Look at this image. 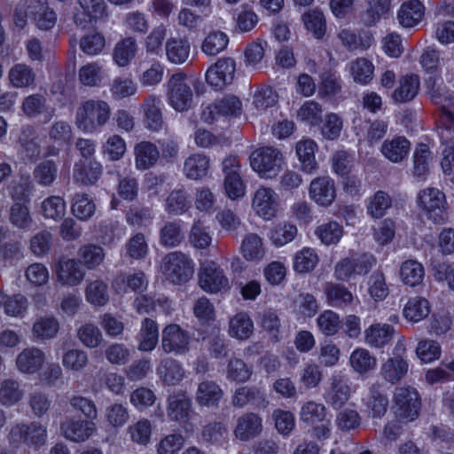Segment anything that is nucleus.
I'll return each mask as SVG.
<instances>
[{"instance_id": "obj_1", "label": "nucleus", "mask_w": 454, "mask_h": 454, "mask_svg": "<svg viewBox=\"0 0 454 454\" xmlns=\"http://www.w3.org/2000/svg\"><path fill=\"white\" fill-rule=\"evenodd\" d=\"M111 107L102 99H88L81 102L76 109L74 123L85 133H95L109 121Z\"/></svg>"}, {"instance_id": "obj_2", "label": "nucleus", "mask_w": 454, "mask_h": 454, "mask_svg": "<svg viewBox=\"0 0 454 454\" xmlns=\"http://www.w3.org/2000/svg\"><path fill=\"white\" fill-rule=\"evenodd\" d=\"M160 271L165 280L169 283L183 285L192 278L194 263L186 254L181 251L169 252L162 257Z\"/></svg>"}, {"instance_id": "obj_3", "label": "nucleus", "mask_w": 454, "mask_h": 454, "mask_svg": "<svg viewBox=\"0 0 454 454\" xmlns=\"http://www.w3.org/2000/svg\"><path fill=\"white\" fill-rule=\"evenodd\" d=\"M283 155L271 146L254 150L250 155V165L262 178L270 179L278 176L282 168Z\"/></svg>"}, {"instance_id": "obj_4", "label": "nucleus", "mask_w": 454, "mask_h": 454, "mask_svg": "<svg viewBox=\"0 0 454 454\" xmlns=\"http://www.w3.org/2000/svg\"><path fill=\"white\" fill-rule=\"evenodd\" d=\"M167 97L168 104L177 112L191 108L193 93L187 83V75L184 72L171 74L167 82Z\"/></svg>"}, {"instance_id": "obj_5", "label": "nucleus", "mask_w": 454, "mask_h": 454, "mask_svg": "<svg viewBox=\"0 0 454 454\" xmlns=\"http://www.w3.org/2000/svg\"><path fill=\"white\" fill-rule=\"evenodd\" d=\"M8 439L15 446L23 443L35 449H39L46 442L47 430L44 426L37 421L28 424L17 423L10 428Z\"/></svg>"}, {"instance_id": "obj_6", "label": "nucleus", "mask_w": 454, "mask_h": 454, "mask_svg": "<svg viewBox=\"0 0 454 454\" xmlns=\"http://www.w3.org/2000/svg\"><path fill=\"white\" fill-rule=\"evenodd\" d=\"M419 207L427 217L436 224H443L448 221L446 198L442 192L436 188L422 190L418 196Z\"/></svg>"}, {"instance_id": "obj_7", "label": "nucleus", "mask_w": 454, "mask_h": 454, "mask_svg": "<svg viewBox=\"0 0 454 454\" xmlns=\"http://www.w3.org/2000/svg\"><path fill=\"white\" fill-rule=\"evenodd\" d=\"M198 277L200 286L207 293H225L231 289L223 269L214 261L205 262L200 268Z\"/></svg>"}, {"instance_id": "obj_8", "label": "nucleus", "mask_w": 454, "mask_h": 454, "mask_svg": "<svg viewBox=\"0 0 454 454\" xmlns=\"http://www.w3.org/2000/svg\"><path fill=\"white\" fill-rule=\"evenodd\" d=\"M438 133L442 143L446 145L441 165L447 172L454 167V108L439 113Z\"/></svg>"}, {"instance_id": "obj_9", "label": "nucleus", "mask_w": 454, "mask_h": 454, "mask_svg": "<svg viewBox=\"0 0 454 454\" xmlns=\"http://www.w3.org/2000/svg\"><path fill=\"white\" fill-rule=\"evenodd\" d=\"M393 401L395 412L399 419L413 421L418 418L421 403L419 395L414 387H396Z\"/></svg>"}, {"instance_id": "obj_10", "label": "nucleus", "mask_w": 454, "mask_h": 454, "mask_svg": "<svg viewBox=\"0 0 454 454\" xmlns=\"http://www.w3.org/2000/svg\"><path fill=\"white\" fill-rule=\"evenodd\" d=\"M375 259L372 255L362 254L340 259L334 266V277L337 280L348 281L354 275L367 274Z\"/></svg>"}, {"instance_id": "obj_11", "label": "nucleus", "mask_w": 454, "mask_h": 454, "mask_svg": "<svg viewBox=\"0 0 454 454\" xmlns=\"http://www.w3.org/2000/svg\"><path fill=\"white\" fill-rule=\"evenodd\" d=\"M190 333L177 324L165 326L161 333V348L166 353L184 355L190 350Z\"/></svg>"}, {"instance_id": "obj_12", "label": "nucleus", "mask_w": 454, "mask_h": 454, "mask_svg": "<svg viewBox=\"0 0 454 454\" xmlns=\"http://www.w3.org/2000/svg\"><path fill=\"white\" fill-rule=\"evenodd\" d=\"M242 112V103L234 95H227L205 106L201 113L203 121L212 123L219 116H238Z\"/></svg>"}, {"instance_id": "obj_13", "label": "nucleus", "mask_w": 454, "mask_h": 454, "mask_svg": "<svg viewBox=\"0 0 454 454\" xmlns=\"http://www.w3.org/2000/svg\"><path fill=\"white\" fill-rule=\"evenodd\" d=\"M278 194L270 187L261 186L252 198V208L264 220H271L278 212Z\"/></svg>"}, {"instance_id": "obj_14", "label": "nucleus", "mask_w": 454, "mask_h": 454, "mask_svg": "<svg viewBox=\"0 0 454 454\" xmlns=\"http://www.w3.org/2000/svg\"><path fill=\"white\" fill-rule=\"evenodd\" d=\"M235 71L236 64L233 59H221L207 69L206 80L215 90H221L232 82Z\"/></svg>"}, {"instance_id": "obj_15", "label": "nucleus", "mask_w": 454, "mask_h": 454, "mask_svg": "<svg viewBox=\"0 0 454 454\" xmlns=\"http://www.w3.org/2000/svg\"><path fill=\"white\" fill-rule=\"evenodd\" d=\"M161 100L154 94L145 96L140 106L145 127L153 132L160 131L164 125Z\"/></svg>"}, {"instance_id": "obj_16", "label": "nucleus", "mask_w": 454, "mask_h": 454, "mask_svg": "<svg viewBox=\"0 0 454 454\" xmlns=\"http://www.w3.org/2000/svg\"><path fill=\"white\" fill-rule=\"evenodd\" d=\"M262 431V419L254 412H246L236 420L233 430L234 436L242 442L256 438Z\"/></svg>"}, {"instance_id": "obj_17", "label": "nucleus", "mask_w": 454, "mask_h": 454, "mask_svg": "<svg viewBox=\"0 0 454 454\" xmlns=\"http://www.w3.org/2000/svg\"><path fill=\"white\" fill-rule=\"evenodd\" d=\"M310 198L322 207H329L336 198L334 181L329 176L314 178L309 185Z\"/></svg>"}, {"instance_id": "obj_18", "label": "nucleus", "mask_w": 454, "mask_h": 454, "mask_svg": "<svg viewBox=\"0 0 454 454\" xmlns=\"http://www.w3.org/2000/svg\"><path fill=\"white\" fill-rule=\"evenodd\" d=\"M84 276L85 271L79 260L63 259L57 265L56 278L63 286H77L82 281Z\"/></svg>"}, {"instance_id": "obj_19", "label": "nucleus", "mask_w": 454, "mask_h": 454, "mask_svg": "<svg viewBox=\"0 0 454 454\" xmlns=\"http://www.w3.org/2000/svg\"><path fill=\"white\" fill-rule=\"evenodd\" d=\"M192 413V401L183 392H176L169 395L168 398L167 414L168 417L179 423H186Z\"/></svg>"}, {"instance_id": "obj_20", "label": "nucleus", "mask_w": 454, "mask_h": 454, "mask_svg": "<svg viewBox=\"0 0 454 454\" xmlns=\"http://www.w3.org/2000/svg\"><path fill=\"white\" fill-rule=\"evenodd\" d=\"M148 286L145 274L141 271L120 273L112 282V287L117 294L126 293L128 289L133 292H144Z\"/></svg>"}, {"instance_id": "obj_21", "label": "nucleus", "mask_w": 454, "mask_h": 454, "mask_svg": "<svg viewBox=\"0 0 454 454\" xmlns=\"http://www.w3.org/2000/svg\"><path fill=\"white\" fill-rule=\"evenodd\" d=\"M60 429L67 439L81 442L94 433L96 426L92 421L69 419L61 424Z\"/></svg>"}, {"instance_id": "obj_22", "label": "nucleus", "mask_w": 454, "mask_h": 454, "mask_svg": "<svg viewBox=\"0 0 454 454\" xmlns=\"http://www.w3.org/2000/svg\"><path fill=\"white\" fill-rule=\"evenodd\" d=\"M239 252L247 262H259L266 254V247L262 238L250 232L246 234L240 243Z\"/></svg>"}, {"instance_id": "obj_23", "label": "nucleus", "mask_w": 454, "mask_h": 454, "mask_svg": "<svg viewBox=\"0 0 454 454\" xmlns=\"http://www.w3.org/2000/svg\"><path fill=\"white\" fill-rule=\"evenodd\" d=\"M420 82L416 74H406L402 76L397 87L391 94V98L395 103H407L411 101L419 90Z\"/></svg>"}, {"instance_id": "obj_24", "label": "nucleus", "mask_w": 454, "mask_h": 454, "mask_svg": "<svg viewBox=\"0 0 454 454\" xmlns=\"http://www.w3.org/2000/svg\"><path fill=\"white\" fill-rule=\"evenodd\" d=\"M394 333V327L388 324H372L364 330V342L372 348H382L392 340Z\"/></svg>"}, {"instance_id": "obj_25", "label": "nucleus", "mask_w": 454, "mask_h": 454, "mask_svg": "<svg viewBox=\"0 0 454 454\" xmlns=\"http://www.w3.org/2000/svg\"><path fill=\"white\" fill-rule=\"evenodd\" d=\"M191 53V44L187 39L170 37L165 43V54L168 62L174 65L185 63Z\"/></svg>"}, {"instance_id": "obj_26", "label": "nucleus", "mask_w": 454, "mask_h": 454, "mask_svg": "<svg viewBox=\"0 0 454 454\" xmlns=\"http://www.w3.org/2000/svg\"><path fill=\"white\" fill-rule=\"evenodd\" d=\"M134 155L136 168L138 170H146L156 164L160 152L154 144L142 141L135 145Z\"/></svg>"}, {"instance_id": "obj_27", "label": "nucleus", "mask_w": 454, "mask_h": 454, "mask_svg": "<svg viewBox=\"0 0 454 454\" xmlns=\"http://www.w3.org/2000/svg\"><path fill=\"white\" fill-rule=\"evenodd\" d=\"M210 168L209 158L202 153H192L184 162V173L188 179L199 180L207 176Z\"/></svg>"}, {"instance_id": "obj_28", "label": "nucleus", "mask_w": 454, "mask_h": 454, "mask_svg": "<svg viewBox=\"0 0 454 454\" xmlns=\"http://www.w3.org/2000/svg\"><path fill=\"white\" fill-rule=\"evenodd\" d=\"M368 414L373 419L382 418L387 411L388 398L378 386L370 387L368 395L364 398Z\"/></svg>"}, {"instance_id": "obj_29", "label": "nucleus", "mask_w": 454, "mask_h": 454, "mask_svg": "<svg viewBox=\"0 0 454 454\" xmlns=\"http://www.w3.org/2000/svg\"><path fill=\"white\" fill-rule=\"evenodd\" d=\"M410 149L411 143L404 137L385 140L381 146L383 155L395 163L403 161L408 155Z\"/></svg>"}, {"instance_id": "obj_30", "label": "nucleus", "mask_w": 454, "mask_h": 454, "mask_svg": "<svg viewBox=\"0 0 454 454\" xmlns=\"http://www.w3.org/2000/svg\"><path fill=\"white\" fill-rule=\"evenodd\" d=\"M424 16V7L419 0L403 3L397 14L399 24L403 27H412L419 23Z\"/></svg>"}, {"instance_id": "obj_31", "label": "nucleus", "mask_w": 454, "mask_h": 454, "mask_svg": "<svg viewBox=\"0 0 454 454\" xmlns=\"http://www.w3.org/2000/svg\"><path fill=\"white\" fill-rule=\"evenodd\" d=\"M254 332V323L247 312H239L229 320L228 333L238 340H247Z\"/></svg>"}, {"instance_id": "obj_32", "label": "nucleus", "mask_w": 454, "mask_h": 454, "mask_svg": "<svg viewBox=\"0 0 454 454\" xmlns=\"http://www.w3.org/2000/svg\"><path fill=\"white\" fill-rule=\"evenodd\" d=\"M295 149L302 170L309 174L313 173L317 168L315 159V152L317 149L316 142L309 138L302 139L296 144Z\"/></svg>"}, {"instance_id": "obj_33", "label": "nucleus", "mask_w": 454, "mask_h": 454, "mask_svg": "<svg viewBox=\"0 0 454 454\" xmlns=\"http://www.w3.org/2000/svg\"><path fill=\"white\" fill-rule=\"evenodd\" d=\"M184 239V234L178 221L166 222L160 229L159 243L165 248L178 247Z\"/></svg>"}, {"instance_id": "obj_34", "label": "nucleus", "mask_w": 454, "mask_h": 454, "mask_svg": "<svg viewBox=\"0 0 454 454\" xmlns=\"http://www.w3.org/2000/svg\"><path fill=\"white\" fill-rule=\"evenodd\" d=\"M23 113L28 117H35L44 114V122L49 121L55 115V109L46 110V98L40 94H33L24 98L22 102Z\"/></svg>"}, {"instance_id": "obj_35", "label": "nucleus", "mask_w": 454, "mask_h": 454, "mask_svg": "<svg viewBox=\"0 0 454 454\" xmlns=\"http://www.w3.org/2000/svg\"><path fill=\"white\" fill-rule=\"evenodd\" d=\"M328 303L333 307H346L352 303L353 294L343 285L328 282L324 286Z\"/></svg>"}, {"instance_id": "obj_36", "label": "nucleus", "mask_w": 454, "mask_h": 454, "mask_svg": "<svg viewBox=\"0 0 454 454\" xmlns=\"http://www.w3.org/2000/svg\"><path fill=\"white\" fill-rule=\"evenodd\" d=\"M223 397V390L213 381H202L197 390L196 400L200 405L215 407Z\"/></svg>"}, {"instance_id": "obj_37", "label": "nucleus", "mask_w": 454, "mask_h": 454, "mask_svg": "<svg viewBox=\"0 0 454 454\" xmlns=\"http://www.w3.org/2000/svg\"><path fill=\"white\" fill-rule=\"evenodd\" d=\"M47 137L57 146L67 145L73 139L72 126L67 121H55L48 127Z\"/></svg>"}, {"instance_id": "obj_38", "label": "nucleus", "mask_w": 454, "mask_h": 454, "mask_svg": "<svg viewBox=\"0 0 454 454\" xmlns=\"http://www.w3.org/2000/svg\"><path fill=\"white\" fill-rule=\"evenodd\" d=\"M428 82L430 98L434 104L440 106V112L454 108V94L450 93L442 82H438L435 79H429Z\"/></svg>"}, {"instance_id": "obj_39", "label": "nucleus", "mask_w": 454, "mask_h": 454, "mask_svg": "<svg viewBox=\"0 0 454 454\" xmlns=\"http://www.w3.org/2000/svg\"><path fill=\"white\" fill-rule=\"evenodd\" d=\"M139 349L143 351L153 350L159 340V331L157 323L151 318H145L141 323L139 332Z\"/></svg>"}, {"instance_id": "obj_40", "label": "nucleus", "mask_w": 454, "mask_h": 454, "mask_svg": "<svg viewBox=\"0 0 454 454\" xmlns=\"http://www.w3.org/2000/svg\"><path fill=\"white\" fill-rule=\"evenodd\" d=\"M350 396L349 387L341 377L334 376L332 379L331 389L326 395V401L334 408L341 407Z\"/></svg>"}, {"instance_id": "obj_41", "label": "nucleus", "mask_w": 454, "mask_h": 454, "mask_svg": "<svg viewBox=\"0 0 454 454\" xmlns=\"http://www.w3.org/2000/svg\"><path fill=\"white\" fill-rule=\"evenodd\" d=\"M424 276V267L418 261L410 259L402 263L400 277L405 285L416 286L422 282Z\"/></svg>"}, {"instance_id": "obj_42", "label": "nucleus", "mask_w": 454, "mask_h": 454, "mask_svg": "<svg viewBox=\"0 0 454 454\" xmlns=\"http://www.w3.org/2000/svg\"><path fill=\"white\" fill-rule=\"evenodd\" d=\"M166 210L168 214L180 215L191 207L187 192L184 188L173 190L166 199Z\"/></svg>"}, {"instance_id": "obj_43", "label": "nucleus", "mask_w": 454, "mask_h": 454, "mask_svg": "<svg viewBox=\"0 0 454 454\" xmlns=\"http://www.w3.org/2000/svg\"><path fill=\"white\" fill-rule=\"evenodd\" d=\"M45 355L38 348L31 347L22 350L17 356L19 369H40L44 365Z\"/></svg>"}, {"instance_id": "obj_44", "label": "nucleus", "mask_w": 454, "mask_h": 454, "mask_svg": "<svg viewBox=\"0 0 454 454\" xmlns=\"http://www.w3.org/2000/svg\"><path fill=\"white\" fill-rule=\"evenodd\" d=\"M24 395L20 383L13 380H4L0 383V403L11 407L22 400Z\"/></svg>"}, {"instance_id": "obj_45", "label": "nucleus", "mask_w": 454, "mask_h": 454, "mask_svg": "<svg viewBox=\"0 0 454 454\" xmlns=\"http://www.w3.org/2000/svg\"><path fill=\"white\" fill-rule=\"evenodd\" d=\"M59 329L58 320L52 316H45L35 320L32 327V333L36 339L48 340L54 338Z\"/></svg>"}, {"instance_id": "obj_46", "label": "nucleus", "mask_w": 454, "mask_h": 454, "mask_svg": "<svg viewBox=\"0 0 454 454\" xmlns=\"http://www.w3.org/2000/svg\"><path fill=\"white\" fill-rule=\"evenodd\" d=\"M35 181L42 186H51L58 176V165L52 160H44L33 171Z\"/></svg>"}, {"instance_id": "obj_47", "label": "nucleus", "mask_w": 454, "mask_h": 454, "mask_svg": "<svg viewBox=\"0 0 454 454\" xmlns=\"http://www.w3.org/2000/svg\"><path fill=\"white\" fill-rule=\"evenodd\" d=\"M8 77L15 88H24L33 84L35 74L29 66L20 63L10 69Z\"/></svg>"}, {"instance_id": "obj_48", "label": "nucleus", "mask_w": 454, "mask_h": 454, "mask_svg": "<svg viewBox=\"0 0 454 454\" xmlns=\"http://www.w3.org/2000/svg\"><path fill=\"white\" fill-rule=\"evenodd\" d=\"M164 73V65L160 60L153 59L140 74L138 81L142 87H156L162 82Z\"/></svg>"}, {"instance_id": "obj_49", "label": "nucleus", "mask_w": 454, "mask_h": 454, "mask_svg": "<svg viewBox=\"0 0 454 454\" xmlns=\"http://www.w3.org/2000/svg\"><path fill=\"white\" fill-rule=\"evenodd\" d=\"M315 234L323 244L326 246L334 245L341 239L343 228L337 222L330 221L317 226Z\"/></svg>"}, {"instance_id": "obj_50", "label": "nucleus", "mask_w": 454, "mask_h": 454, "mask_svg": "<svg viewBox=\"0 0 454 454\" xmlns=\"http://www.w3.org/2000/svg\"><path fill=\"white\" fill-rule=\"evenodd\" d=\"M80 262L89 269L93 270L104 261V249L98 245L87 244L82 246L78 250Z\"/></svg>"}, {"instance_id": "obj_51", "label": "nucleus", "mask_w": 454, "mask_h": 454, "mask_svg": "<svg viewBox=\"0 0 454 454\" xmlns=\"http://www.w3.org/2000/svg\"><path fill=\"white\" fill-rule=\"evenodd\" d=\"M431 152L427 145H419L413 153V175L418 178L424 179L429 172Z\"/></svg>"}, {"instance_id": "obj_52", "label": "nucleus", "mask_w": 454, "mask_h": 454, "mask_svg": "<svg viewBox=\"0 0 454 454\" xmlns=\"http://www.w3.org/2000/svg\"><path fill=\"white\" fill-rule=\"evenodd\" d=\"M137 42L132 37H127L120 41L114 50V59L120 67H126L135 57Z\"/></svg>"}, {"instance_id": "obj_53", "label": "nucleus", "mask_w": 454, "mask_h": 454, "mask_svg": "<svg viewBox=\"0 0 454 454\" xmlns=\"http://www.w3.org/2000/svg\"><path fill=\"white\" fill-rule=\"evenodd\" d=\"M430 312L427 300L421 297L411 298L403 309L404 317L413 322H419L428 316Z\"/></svg>"}, {"instance_id": "obj_54", "label": "nucleus", "mask_w": 454, "mask_h": 454, "mask_svg": "<svg viewBox=\"0 0 454 454\" xmlns=\"http://www.w3.org/2000/svg\"><path fill=\"white\" fill-rule=\"evenodd\" d=\"M107 289V285L102 280L90 281L85 289L86 300L93 305L104 306L109 300Z\"/></svg>"}, {"instance_id": "obj_55", "label": "nucleus", "mask_w": 454, "mask_h": 454, "mask_svg": "<svg viewBox=\"0 0 454 454\" xmlns=\"http://www.w3.org/2000/svg\"><path fill=\"white\" fill-rule=\"evenodd\" d=\"M102 174V166L98 161H89L82 166H75L74 177L77 182L84 184H94Z\"/></svg>"}, {"instance_id": "obj_56", "label": "nucleus", "mask_w": 454, "mask_h": 454, "mask_svg": "<svg viewBox=\"0 0 454 454\" xmlns=\"http://www.w3.org/2000/svg\"><path fill=\"white\" fill-rule=\"evenodd\" d=\"M389 9V0H371L369 7L361 13L362 22L371 27L376 24Z\"/></svg>"}, {"instance_id": "obj_57", "label": "nucleus", "mask_w": 454, "mask_h": 454, "mask_svg": "<svg viewBox=\"0 0 454 454\" xmlns=\"http://www.w3.org/2000/svg\"><path fill=\"white\" fill-rule=\"evenodd\" d=\"M391 205L390 196L383 191H378L368 200L367 212L373 218H381Z\"/></svg>"}, {"instance_id": "obj_58", "label": "nucleus", "mask_w": 454, "mask_h": 454, "mask_svg": "<svg viewBox=\"0 0 454 454\" xmlns=\"http://www.w3.org/2000/svg\"><path fill=\"white\" fill-rule=\"evenodd\" d=\"M319 331L326 336L335 335L340 329L341 321L340 316L330 309L323 311L317 318Z\"/></svg>"}, {"instance_id": "obj_59", "label": "nucleus", "mask_w": 454, "mask_h": 454, "mask_svg": "<svg viewBox=\"0 0 454 454\" xmlns=\"http://www.w3.org/2000/svg\"><path fill=\"white\" fill-rule=\"evenodd\" d=\"M318 262L317 253L309 247L297 252L294 258V269L299 273H306L314 270Z\"/></svg>"}, {"instance_id": "obj_60", "label": "nucleus", "mask_w": 454, "mask_h": 454, "mask_svg": "<svg viewBox=\"0 0 454 454\" xmlns=\"http://www.w3.org/2000/svg\"><path fill=\"white\" fill-rule=\"evenodd\" d=\"M126 142L119 135H111L102 145V153L110 160H121L126 153Z\"/></svg>"}, {"instance_id": "obj_61", "label": "nucleus", "mask_w": 454, "mask_h": 454, "mask_svg": "<svg viewBox=\"0 0 454 454\" xmlns=\"http://www.w3.org/2000/svg\"><path fill=\"white\" fill-rule=\"evenodd\" d=\"M373 71V65L364 58L357 59L350 64V72L354 81L361 84H366L372 79Z\"/></svg>"}, {"instance_id": "obj_62", "label": "nucleus", "mask_w": 454, "mask_h": 454, "mask_svg": "<svg viewBox=\"0 0 454 454\" xmlns=\"http://www.w3.org/2000/svg\"><path fill=\"white\" fill-rule=\"evenodd\" d=\"M304 26L317 38H322L325 32V20L319 10H311L302 15Z\"/></svg>"}, {"instance_id": "obj_63", "label": "nucleus", "mask_w": 454, "mask_h": 454, "mask_svg": "<svg viewBox=\"0 0 454 454\" xmlns=\"http://www.w3.org/2000/svg\"><path fill=\"white\" fill-rule=\"evenodd\" d=\"M71 209L77 218L86 221L94 215L96 207L86 194L78 193L74 197Z\"/></svg>"}, {"instance_id": "obj_64", "label": "nucleus", "mask_w": 454, "mask_h": 454, "mask_svg": "<svg viewBox=\"0 0 454 454\" xmlns=\"http://www.w3.org/2000/svg\"><path fill=\"white\" fill-rule=\"evenodd\" d=\"M41 211L45 218L59 220L66 213V203L59 196H51L42 202Z\"/></svg>"}]
</instances>
